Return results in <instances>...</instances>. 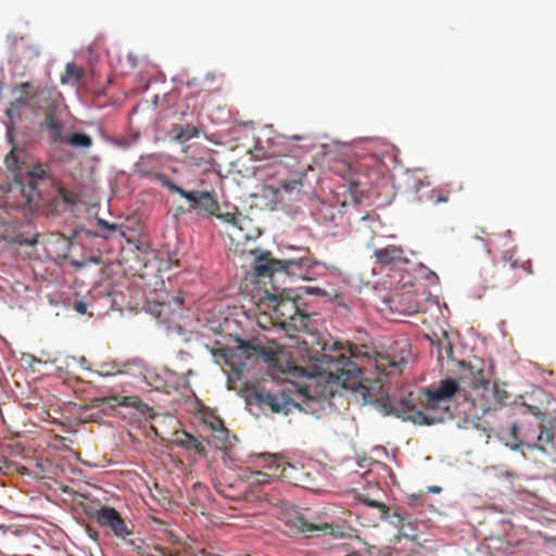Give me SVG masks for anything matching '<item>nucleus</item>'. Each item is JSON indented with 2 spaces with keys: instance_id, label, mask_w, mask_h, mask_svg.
I'll return each mask as SVG.
<instances>
[{
  "instance_id": "obj_5",
  "label": "nucleus",
  "mask_w": 556,
  "mask_h": 556,
  "mask_svg": "<svg viewBox=\"0 0 556 556\" xmlns=\"http://www.w3.org/2000/svg\"><path fill=\"white\" fill-rule=\"evenodd\" d=\"M154 178L172 193H177L189 203L187 211L212 217L220 211L217 193L214 190H185L163 173H155Z\"/></svg>"
},
{
  "instance_id": "obj_40",
  "label": "nucleus",
  "mask_w": 556,
  "mask_h": 556,
  "mask_svg": "<svg viewBox=\"0 0 556 556\" xmlns=\"http://www.w3.org/2000/svg\"><path fill=\"white\" fill-rule=\"evenodd\" d=\"M217 491L223 494L224 496L226 497H230L231 495L227 492V490L225 489V485L222 483V482H217L215 484Z\"/></svg>"
},
{
  "instance_id": "obj_49",
  "label": "nucleus",
  "mask_w": 556,
  "mask_h": 556,
  "mask_svg": "<svg viewBox=\"0 0 556 556\" xmlns=\"http://www.w3.org/2000/svg\"><path fill=\"white\" fill-rule=\"evenodd\" d=\"M431 275L435 278V280L439 279L438 275H435L434 273H431Z\"/></svg>"
},
{
  "instance_id": "obj_16",
  "label": "nucleus",
  "mask_w": 556,
  "mask_h": 556,
  "mask_svg": "<svg viewBox=\"0 0 556 556\" xmlns=\"http://www.w3.org/2000/svg\"><path fill=\"white\" fill-rule=\"evenodd\" d=\"M376 262L382 266L405 265L409 263L405 251L401 245L390 244L384 248L375 249Z\"/></svg>"
},
{
  "instance_id": "obj_18",
  "label": "nucleus",
  "mask_w": 556,
  "mask_h": 556,
  "mask_svg": "<svg viewBox=\"0 0 556 556\" xmlns=\"http://www.w3.org/2000/svg\"><path fill=\"white\" fill-rule=\"evenodd\" d=\"M39 130L48 134L51 143L63 140L64 122L59 117V110L43 114L39 123Z\"/></svg>"
},
{
  "instance_id": "obj_32",
  "label": "nucleus",
  "mask_w": 556,
  "mask_h": 556,
  "mask_svg": "<svg viewBox=\"0 0 556 556\" xmlns=\"http://www.w3.org/2000/svg\"><path fill=\"white\" fill-rule=\"evenodd\" d=\"M448 199H450V191L444 190L442 188L431 189L427 193V200H429L430 202H432L434 204L445 203L448 201Z\"/></svg>"
},
{
  "instance_id": "obj_12",
  "label": "nucleus",
  "mask_w": 556,
  "mask_h": 556,
  "mask_svg": "<svg viewBox=\"0 0 556 556\" xmlns=\"http://www.w3.org/2000/svg\"><path fill=\"white\" fill-rule=\"evenodd\" d=\"M91 517L101 526L110 528L113 533L119 538L125 539L131 534V531L126 526L121 514L113 507L102 506L91 514Z\"/></svg>"
},
{
  "instance_id": "obj_37",
  "label": "nucleus",
  "mask_w": 556,
  "mask_h": 556,
  "mask_svg": "<svg viewBox=\"0 0 556 556\" xmlns=\"http://www.w3.org/2000/svg\"><path fill=\"white\" fill-rule=\"evenodd\" d=\"M430 186V182L427 180L419 179L416 181L413 186V190L416 195H418L419 200H422V195L420 194V191L422 188H428Z\"/></svg>"
},
{
  "instance_id": "obj_38",
  "label": "nucleus",
  "mask_w": 556,
  "mask_h": 556,
  "mask_svg": "<svg viewBox=\"0 0 556 556\" xmlns=\"http://www.w3.org/2000/svg\"><path fill=\"white\" fill-rule=\"evenodd\" d=\"M59 194L63 199L64 202L68 204H75V200L73 199L72 194L64 188L59 189Z\"/></svg>"
},
{
  "instance_id": "obj_4",
  "label": "nucleus",
  "mask_w": 556,
  "mask_h": 556,
  "mask_svg": "<svg viewBox=\"0 0 556 556\" xmlns=\"http://www.w3.org/2000/svg\"><path fill=\"white\" fill-rule=\"evenodd\" d=\"M298 396L302 399L301 403L286 396L282 392L271 393L263 387H257L252 393V399L264 410L269 409L273 413L285 415H288L293 409H300L309 414L317 412L316 406L320 402L316 397L302 390L299 391Z\"/></svg>"
},
{
  "instance_id": "obj_31",
  "label": "nucleus",
  "mask_w": 556,
  "mask_h": 556,
  "mask_svg": "<svg viewBox=\"0 0 556 556\" xmlns=\"http://www.w3.org/2000/svg\"><path fill=\"white\" fill-rule=\"evenodd\" d=\"M361 502L368 507L377 508L379 510V514H380L379 518L381 520L389 519L390 509L386 504L375 501V500H371L369 497H363V498H361Z\"/></svg>"
},
{
  "instance_id": "obj_43",
  "label": "nucleus",
  "mask_w": 556,
  "mask_h": 556,
  "mask_svg": "<svg viewBox=\"0 0 556 556\" xmlns=\"http://www.w3.org/2000/svg\"><path fill=\"white\" fill-rule=\"evenodd\" d=\"M503 476L507 477V478H510V479H516L517 478V475L513 471H505V473H503Z\"/></svg>"
},
{
  "instance_id": "obj_46",
  "label": "nucleus",
  "mask_w": 556,
  "mask_h": 556,
  "mask_svg": "<svg viewBox=\"0 0 556 556\" xmlns=\"http://www.w3.org/2000/svg\"><path fill=\"white\" fill-rule=\"evenodd\" d=\"M185 212H188L187 210H185L184 207H177V213H185Z\"/></svg>"
},
{
  "instance_id": "obj_10",
  "label": "nucleus",
  "mask_w": 556,
  "mask_h": 556,
  "mask_svg": "<svg viewBox=\"0 0 556 556\" xmlns=\"http://www.w3.org/2000/svg\"><path fill=\"white\" fill-rule=\"evenodd\" d=\"M459 387L456 380L448 378L442 380L437 389H428L426 394L427 407L432 415H438L446 409L445 418L450 416L448 406L451 397L458 391Z\"/></svg>"
},
{
  "instance_id": "obj_21",
  "label": "nucleus",
  "mask_w": 556,
  "mask_h": 556,
  "mask_svg": "<svg viewBox=\"0 0 556 556\" xmlns=\"http://www.w3.org/2000/svg\"><path fill=\"white\" fill-rule=\"evenodd\" d=\"M175 442L178 446L188 451H194L200 456L207 454L205 443L187 431L177 432Z\"/></svg>"
},
{
  "instance_id": "obj_44",
  "label": "nucleus",
  "mask_w": 556,
  "mask_h": 556,
  "mask_svg": "<svg viewBox=\"0 0 556 556\" xmlns=\"http://www.w3.org/2000/svg\"><path fill=\"white\" fill-rule=\"evenodd\" d=\"M492 543H502V542L500 541V539H490V540H489V547H490V548H491V547H494V546L492 545Z\"/></svg>"
},
{
  "instance_id": "obj_17",
  "label": "nucleus",
  "mask_w": 556,
  "mask_h": 556,
  "mask_svg": "<svg viewBox=\"0 0 556 556\" xmlns=\"http://www.w3.org/2000/svg\"><path fill=\"white\" fill-rule=\"evenodd\" d=\"M424 294L416 291H406L396 294L392 300L394 308L403 315H414L421 309V300Z\"/></svg>"
},
{
  "instance_id": "obj_39",
  "label": "nucleus",
  "mask_w": 556,
  "mask_h": 556,
  "mask_svg": "<svg viewBox=\"0 0 556 556\" xmlns=\"http://www.w3.org/2000/svg\"><path fill=\"white\" fill-rule=\"evenodd\" d=\"M98 226L111 231H115L118 229V226L116 224H110L109 222L104 219H98Z\"/></svg>"
},
{
  "instance_id": "obj_19",
  "label": "nucleus",
  "mask_w": 556,
  "mask_h": 556,
  "mask_svg": "<svg viewBox=\"0 0 556 556\" xmlns=\"http://www.w3.org/2000/svg\"><path fill=\"white\" fill-rule=\"evenodd\" d=\"M390 523L397 529L394 536L395 542L402 539L415 541L418 538L417 526L415 521L406 520V518L397 511L389 515Z\"/></svg>"
},
{
  "instance_id": "obj_13",
  "label": "nucleus",
  "mask_w": 556,
  "mask_h": 556,
  "mask_svg": "<svg viewBox=\"0 0 556 556\" xmlns=\"http://www.w3.org/2000/svg\"><path fill=\"white\" fill-rule=\"evenodd\" d=\"M213 216L230 226L231 231L229 232V237L231 240L241 241L251 239L249 226L252 220L240 213L238 208H236L235 212L227 213H220L218 211L217 214H214Z\"/></svg>"
},
{
  "instance_id": "obj_41",
  "label": "nucleus",
  "mask_w": 556,
  "mask_h": 556,
  "mask_svg": "<svg viewBox=\"0 0 556 556\" xmlns=\"http://www.w3.org/2000/svg\"><path fill=\"white\" fill-rule=\"evenodd\" d=\"M75 308L78 313L85 314L87 311V305L84 302H77Z\"/></svg>"
},
{
  "instance_id": "obj_1",
  "label": "nucleus",
  "mask_w": 556,
  "mask_h": 556,
  "mask_svg": "<svg viewBox=\"0 0 556 556\" xmlns=\"http://www.w3.org/2000/svg\"><path fill=\"white\" fill-rule=\"evenodd\" d=\"M320 349H309L308 356L314 363L312 376H324L328 382L354 390L362 384L361 366H374L386 376L400 375L410 355L406 340L395 342L387 352L372 351L367 345L346 342L319 343Z\"/></svg>"
},
{
  "instance_id": "obj_3",
  "label": "nucleus",
  "mask_w": 556,
  "mask_h": 556,
  "mask_svg": "<svg viewBox=\"0 0 556 556\" xmlns=\"http://www.w3.org/2000/svg\"><path fill=\"white\" fill-rule=\"evenodd\" d=\"M315 265L316 263L307 255L276 260L266 252L255 257L253 271L258 278L271 277L275 273H286L302 280H309L311 270Z\"/></svg>"
},
{
  "instance_id": "obj_25",
  "label": "nucleus",
  "mask_w": 556,
  "mask_h": 556,
  "mask_svg": "<svg viewBox=\"0 0 556 556\" xmlns=\"http://www.w3.org/2000/svg\"><path fill=\"white\" fill-rule=\"evenodd\" d=\"M17 175L30 185L37 186L36 179L43 180L49 177V167L42 163H36L30 167V169L24 173H18Z\"/></svg>"
},
{
  "instance_id": "obj_27",
  "label": "nucleus",
  "mask_w": 556,
  "mask_h": 556,
  "mask_svg": "<svg viewBox=\"0 0 556 556\" xmlns=\"http://www.w3.org/2000/svg\"><path fill=\"white\" fill-rule=\"evenodd\" d=\"M295 527L303 533L321 531L325 534H334V528L330 523H312L302 517L296 520Z\"/></svg>"
},
{
  "instance_id": "obj_33",
  "label": "nucleus",
  "mask_w": 556,
  "mask_h": 556,
  "mask_svg": "<svg viewBox=\"0 0 556 556\" xmlns=\"http://www.w3.org/2000/svg\"><path fill=\"white\" fill-rule=\"evenodd\" d=\"M173 368H166L168 374L176 376L179 379V383L185 384L187 382V378L192 375L191 368H182L178 366V364H173Z\"/></svg>"
},
{
  "instance_id": "obj_23",
  "label": "nucleus",
  "mask_w": 556,
  "mask_h": 556,
  "mask_svg": "<svg viewBox=\"0 0 556 556\" xmlns=\"http://www.w3.org/2000/svg\"><path fill=\"white\" fill-rule=\"evenodd\" d=\"M148 556H212V555H218L217 553H206L205 551H202L200 555H193L192 552L184 547L182 549H169L162 545H154L149 547Z\"/></svg>"
},
{
  "instance_id": "obj_45",
  "label": "nucleus",
  "mask_w": 556,
  "mask_h": 556,
  "mask_svg": "<svg viewBox=\"0 0 556 556\" xmlns=\"http://www.w3.org/2000/svg\"><path fill=\"white\" fill-rule=\"evenodd\" d=\"M292 139H294V140H305V139H307V136L295 135V136L292 137Z\"/></svg>"
},
{
  "instance_id": "obj_7",
  "label": "nucleus",
  "mask_w": 556,
  "mask_h": 556,
  "mask_svg": "<svg viewBox=\"0 0 556 556\" xmlns=\"http://www.w3.org/2000/svg\"><path fill=\"white\" fill-rule=\"evenodd\" d=\"M237 343L236 350L226 349L224 351L226 361L236 371H241V367L245 365L242 358L247 361L252 358H262L266 362H274L277 359L278 348H266L257 340L244 341L242 339H237Z\"/></svg>"
},
{
  "instance_id": "obj_50",
  "label": "nucleus",
  "mask_w": 556,
  "mask_h": 556,
  "mask_svg": "<svg viewBox=\"0 0 556 556\" xmlns=\"http://www.w3.org/2000/svg\"><path fill=\"white\" fill-rule=\"evenodd\" d=\"M257 476H265L264 473H262L261 471H257L256 472Z\"/></svg>"
},
{
  "instance_id": "obj_2",
  "label": "nucleus",
  "mask_w": 556,
  "mask_h": 556,
  "mask_svg": "<svg viewBox=\"0 0 556 556\" xmlns=\"http://www.w3.org/2000/svg\"><path fill=\"white\" fill-rule=\"evenodd\" d=\"M266 302L273 309V317L286 331L309 330L311 315L301 311L298 298L290 290L279 294L267 293Z\"/></svg>"
},
{
  "instance_id": "obj_20",
  "label": "nucleus",
  "mask_w": 556,
  "mask_h": 556,
  "mask_svg": "<svg viewBox=\"0 0 556 556\" xmlns=\"http://www.w3.org/2000/svg\"><path fill=\"white\" fill-rule=\"evenodd\" d=\"M204 422L214 431L207 444H213L216 448L227 450L229 443V431L225 428L224 421L216 416L204 418Z\"/></svg>"
},
{
  "instance_id": "obj_36",
  "label": "nucleus",
  "mask_w": 556,
  "mask_h": 556,
  "mask_svg": "<svg viewBox=\"0 0 556 556\" xmlns=\"http://www.w3.org/2000/svg\"><path fill=\"white\" fill-rule=\"evenodd\" d=\"M27 48L30 54L37 55L38 52L34 50L31 47H28L24 40V38L15 39L12 43V49L18 53L22 49Z\"/></svg>"
},
{
  "instance_id": "obj_35",
  "label": "nucleus",
  "mask_w": 556,
  "mask_h": 556,
  "mask_svg": "<svg viewBox=\"0 0 556 556\" xmlns=\"http://www.w3.org/2000/svg\"><path fill=\"white\" fill-rule=\"evenodd\" d=\"M5 165L8 170H10L13 174V177L16 176L18 173H24L22 168L18 165V160L15 155V151L12 150L5 157Z\"/></svg>"
},
{
  "instance_id": "obj_28",
  "label": "nucleus",
  "mask_w": 556,
  "mask_h": 556,
  "mask_svg": "<svg viewBox=\"0 0 556 556\" xmlns=\"http://www.w3.org/2000/svg\"><path fill=\"white\" fill-rule=\"evenodd\" d=\"M467 378L470 379V387L473 389H488L490 387V380L484 377L482 369H477L472 366H468L467 371L465 374Z\"/></svg>"
},
{
  "instance_id": "obj_15",
  "label": "nucleus",
  "mask_w": 556,
  "mask_h": 556,
  "mask_svg": "<svg viewBox=\"0 0 556 556\" xmlns=\"http://www.w3.org/2000/svg\"><path fill=\"white\" fill-rule=\"evenodd\" d=\"M349 172L350 184L355 188L368 187L379 177V170L366 163L352 164Z\"/></svg>"
},
{
  "instance_id": "obj_48",
  "label": "nucleus",
  "mask_w": 556,
  "mask_h": 556,
  "mask_svg": "<svg viewBox=\"0 0 556 556\" xmlns=\"http://www.w3.org/2000/svg\"><path fill=\"white\" fill-rule=\"evenodd\" d=\"M432 491H433V492H439V491H440V488H438V486H437V488H433V489H432Z\"/></svg>"
},
{
  "instance_id": "obj_6",
  "label": "nucleus",
  "mask_w": 556,
  "mask_h": 556,
  "mask_svg": "<svg viewBox=\"0 0 556 556\" xmlns=\"http://www.w3.org/2000/svg\"><path fill=\"white\" fill-rule=\"evenodd\" d=\"M20 94L14 100L16 106H27L33 112H42L43 114L59 110V93L55 88L43 87L34 90L30 83H22L14 88Z\"/></svg>"
},
{
  "instance_id": "obj_9",
  "label": "nucleus",
  "mask_w": 556,
  "mask_h": 556,
  "mask_svg": "<svg viewBox=\"0 0 556 556\" xmlns=\"http://www.w3.org/2000/svg\"><path fill=\"white\" fill-rule=\"evenodd\" d=\"M393 413L403 420H409L416 425H433L445 420L446 409L438 415H432L425 404V409H418L413 397V393L394 401L391 405Z\"/></svg>"
},
{
  "instance_id": "obj_26",
  "label": "nucleus",
  "mask_w": 556,
  "mask_h": 556,
  "mask_svg": "<svg viewBox=\"0 0 556 556\" xmlns=\"http://www.w3.org/2000/svg\"><path fill=\"white\" fill-rule=\"evenodd\" d=\"M199 129L192 125L182 126L179 124L173 125L170 129L172 137L178 142H186L192 138L198 137Z\"/></svg>"
},
{
  "instance_id": "obj_47",
  "label": "nucleus",
  "mask_w": 556,
  "mask_h": 556,
  "mask_svg": "<svg viewBox=\"0 0 556 556\" xmlns=\"http://www.w3.org/2000/svg\"><path fill=\"white\" fill-rule=\"evenodd\" d=\"M79 361H80V363H81V364H85V363H86V358H85V357H80V359H79Z\"/></svg>"
},
{
  "instance_id": "obj_34",
  "label": "nucleus",
  "mask_w": 556,
  "mask_h": 556,
  "mask_svg": "<svg viewBox=\"0 0 556 556\" xmlns=\"http://www.w3.org/2000/svg\"><path fill=\"white\" fill-rule=\"evenodd\" d=\"M129 364L125 363L122 366L116 364L115 362L113 364L103 363L101 365V374L105 376L115 375V374H124L126 372L125 367H127Z\"/></svg>"
},
{
  "instance_id": "obj_14",
  "label": "nucleus",
  "mask_w": 556,
  "mask_h": 556,
  "mask_svg": "<svg viewBox=\"0 0 556 556\" xmlns=\"http://www.w3.org/2000/svg\"><path fill=\"white\" fill-rule=\"evenodd\" d=\"M97 406L108 405L112 408L116 406L130 407L138 410L144 417H152L151 408L148 404L143 403L137 395H110L94 399Z\"/></svg>"
},
{
  "instance_id": "obj_42",
  "label": "nucleus",
  "mask_w": 556,
  "mask_h": 556,
  "mask_svg": "<svg viewBox=\"0 0 556 556\" xmlns=\"http://www.w3.org/2000/svg\"><path fill=\"white\" fill-rule=\"evenodd\" d=\"M528 409H529V412H530L532 415H534V416H536V417H543V414L541 413V410L539 409V407L528 405Z\"/></svg>"
},
{
  "instance_id": "obj_8",
  "label": "nucleus",
  "mask_w": 556,
  "mask_h": 556,
  "mask_svg": "<svg viewBox=\"0 0 556 556\" xmlns=\"http://www.w3.org/2000/svg\"><path fill=\"white\" fill-rule=\"evenodd\" d=\"M39 201L38 186L30 185L16 174L8 188L5 203L25 212H33L38 206Z\"/></svg>"
},
{
  "instance_id": "obj_24",
  "label": "nucleus",
  "mask_w": 556,
  "mask_h": 556,
  "mask_svg": "<svg viewBox=\"0 0 556 556\" xmlns=\"http://www.w3.org/2000/svg\"><path fill=\"white\" fill-rule=\"evenodd\" d=\"M85 77V71L75 63H67L64 73L61 74L60 81L62 85L76 86Z\"/></svg>"
},
{
  "instance_id": "obj_30",
  "label": "nucleus",
  "mask_w": 556,
  "mask_h": 556,
  "mask_svg": "<svg viewBox=\"0 0 556 556\" xmlns=\"http://www.w3.org/2000/svg\"><path fill=\"white\" fill-rule=\"evenodd\" d=\"M63 140L66 141L72 147L76 148H90L92 146V138L83 132H73L63 137Z\"/></svg>"
},
{
  "instance_id": "obj_22",
  "label": "nucleus",
  "mask_w": 556,
  "mask_h": 556,
  "mask_svg": "<svg viewBox=\"0 0 556 556\" xmlns=\"http://www.w3.org/2000/svg\"><path fill=\"white\" fill-rule=\"evenodd\" d=\"M502 267L508 270H518L522 273L532 274L531 261H520L515 256V251H506L502 256Z\"/></svg>"
},
{
  "instance_id": "obj_11",
  "label": "nucleus",
  "mask_w": 556,
  "mask_h": 556,
  "mask_svg": "<svg viewBox=\"0 0 556 556\" xmlns=\"http://www.w3.org/2000/svg\"><path fill=\"white\" fill-rule=\"evenodd\" d=\"M281 165H283L288 172L289 176L286 179H282L279 182L278 190H282L285 192L291 193L294 191H300L303 187L304 177L306 175V170L311 168L308 165H300L298 161V156H289L286 155L281 161Z\"/></svg>"
},
{
  "instance_id": "obj_29",
  "label": "nucleus",
  "mask_w": 556,
  "mask_h": 556,
  "mask_svg": "<svg viewBox=\"0 0 556 556\" xmlns=\"http://www.w3.org/2000/svg\"><path fill=\"white\" fill-rule=\"evenodd\" d=\"M538 442H539L538 444L529 445V447H532V448L538 447L539 450L546 452L545 445L551 444L552 451L556 452L555 434L551 429H546L545 427H543L538 437Z\"/></svg>"
}]
</instances>
